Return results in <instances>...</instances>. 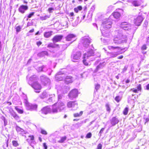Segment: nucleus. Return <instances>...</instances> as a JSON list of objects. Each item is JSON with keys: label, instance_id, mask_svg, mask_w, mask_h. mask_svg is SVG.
<instances>
[{"label": "nucleus", "instance_id": "nucleus-40", "mask_svg": "<svg viewBox=\"0 0 149 149\" xmlns=\"http://www.w3.org/2000/svg\"><path fill=\"white\" fill-rule=\"evenodd\" d=\"M121 99V97L119 96H116L115 98V100L118 102H119Z\"/></svg>", "mask_w": 149, "mask_h": 149}, {"label": "nucleus", "instance_id": "nucleus-16", "mask_svg": "<svg viewBox=\"0 0 149 149\" xmlns=\"http://www.w3.org/2000/svg\"><path fill=\"white\" fill-rule=\"evenodd\" d=\"M94 54V53L93 50L91 49L86 53H85L84 54L83 58L88 59L90 57L93 56Z\"/></svg>", "mask_w": 149, "mask_h": 149}, {"label": "nucleus", "instance_id": "nucleus-21", "mask_svg": "<svg viewBox=\"0 0 149 149\" xmlns=\"http://www.w3.org/2000/svg\"><path fill=\"white\" fill-rule=\"evenodd\" d=\"M70 87L68 86H64L62 87L61 90V92L63 94L67 93L70 90Z\"/></svg>", "mask_w": 149, "mask_h": 149}, {"label": "nucleus", "instance_id": "nucleus-25", "mask_svg": "<svg viewBox=\"0 0 149 149\" xmlns=\"http://www.w3.org/2000/svg\"><path fill=\"white\" fill-rule=\"evenodd\" d=\"M132 4L134 6H139L141 4V2L139 0H134L132 2Z\"/></svg>", "mask_w": 149, "mask_h": 149}, {"label": "nucleus", "instance_id": "nucleus-42", "mask_svg": "<svg viewBox=\"0 0 149 149\" xmlns=\"http://www.w3.org/2000/svg\"><path fill=\"white\" fill-rule=\"evenodd\" d=\"M128 108L127 107H126L124 109L123 111V113L124 115H126L128 113Z\"/></svg>", "mask_w": 149, "mask_h": 149}, {"label": "nucleus", "instance_id": "nucleus-3", "mask_svg": "<svg viewBox=\"0 0 149 149\" xmlns=\"http://www.w3.org/2000/svg\"><path fill=\"white\" fill-rule=\"evenodd\" d=\"M24 103L25 104L26 109L27 110L31 111L36 110L37 106L35 104H33L29 102L28 98L25 95L24 97Z\"/></svg>", "mask_w": 149, "mask_h": 149}, {"label": "nucleus", "instance_id": "nucleus-1", "mask_svg": "<svg viewBox=\"0 0 149 149\" xmlns=\"http://www.w3.org/2000/svg\"><path fill=\"white\" fill-rule=\"evenodd\" d=\"M122 30V29H117L115 31L116 37H115L113 39V41L115 44H119L127 42V37L125 35H123Z\"/></svg>", "mask_w": 149, "mask_h": 149}, {"label": "nucleus", "instance_id": "nucleus-31", "mask_svg": "<svg viewBox=\"0 0 149 149\" xmlns=\"http://www.w3.org/2000/svg\"><path fill=\"white\" fill-rule=\"evenodd\" d=\"M52 31L46 32L44 33V36L46 38H48L52 35Z\"/></svg>", "mask_w": 149, "mask_h": 149}, {"label": "nucleus", "instance_id": "nucleus-11", "mask_svg": "<svg viewBox=\"0 0 149 149\" xmlns=\"http://www.w3.org/2000/svg\"><path fill=\"white\" fill-rule=\"evenodd\" d=\"M143 20V19L141 16H138L134 19V23L136 26H139Z\"/></svg>", "mask_w": 149, "mask_h": 149}, {"label": "nucleus", "instance_id": "nucleus-37", "mask_svg": "<svg viewBox=\"0 0 149 149\" xmlns=\"http://www.w3.org/2000/svg\"><path fill=\"white\" fill-rule=\"evenodd\" d=\"M15 109L19 113L22 114L23 113V110L19 109L17 107H15Z\"/></svg>", "mask_w": 149, "mask_h": 149}, {"label": "nucleus", "instance_id": "nucleus-58", "mask_svg": "<svg viewBox=\"0 0 149 149\" xmlns=\"http://www.w3.org/2000/svg\"><path fill=\"white\" fill-rule=\"evenodd\" d=\"M43 146L44 149H47V146L46 145V143H43Z\"/></svg>", "mask_w": 149, "mask_h": 149}, {"label": "nucleus", "instance_id": "nucleus-53", "mask_svg": "<svg viewBox=\"0 0 149 149\" xmlns=\"http://www.w3.org/2000/svg\"><path fill=\"white\" fill-rule=\"evenodd\" d=\"M92 136L91 133L90 132L88 133L86 136V137L87 138H90Z\"/></svg>", "mask_w": 149, "mask_h": 149}, {"label": "nucleus", "instance_id": "nucleus-45", "mask_svg": "<svg viewBox=\"0 0 149 149\" xmlns=\"http://www.w3.org/2000/svg\"><path fill=\"white\" fill-rule=\"evenodd\" d=\"M12 143L13 146L15 147H16L18 145V144L17 142L15 141H12Z\"/></svg>", "mask_w": 149, "mask_h": 149}, {"label": "nucleus", "instance_id": "nucleus-60", "mask_svg": "<svg viewBox=\"0 0 149 149\" xmlns=\"http://www.w3.org/2000/svg\"><path fill=\"white\" fill-rule=\"evenodd\" d=\"M42 44V42L40 41H39L38 42H37V45L38 46H39Z\"/></svg>", "mask_w": 149, "mask_h": 149}, {"label": "nucleus", "instance_id": "nucleus-28", "mask_svg": "<svg viewBox=\"0 0 149 149\" xmlns=\"http://www.w3.org/2000/svg\"><path fill=\"white\" fill-rule=\"evenodd\" d=\"M52 112L53 113H55L58 112V111L59 109L58 108V107H56V104H54L53 105L52 107Z\"/></svg>", "mask_w": 149, "mask_h": 149}, {"label": "nucleus", "instance_id": "nucleus-32", "mask_svg": "<svg viewBox=\"0 0 149 149\" xmlns=\"http://www.w3.org/2000/svg\"><path fill=\"white\" fill-rule=\"evenodd\" d=\"M113 15L115 18L118 19L119 18L120 16V13L117 12H114L113 14Z\"/></svg>", "mask_w": 149, "mask_h": 149}, {"label": "nucleus", "instance_id": "nucleus-5", "mask_svg": "<svg viewBox=\"0 0 149 149\" xmlns=\"http://www.w3.org/2000/svg\"><path fill=\"white\" fill-rule=\"evenodd\" d=\"M40 80L45 86L49 85L50 83V79L45 75H42L40 77Z\"/></svg>", "mask_w": 149, "mask_h": 149}, {"label": "nucleus", "instance_id": "nucleus-56", "mask_svg": "<svg viewBox=\"0 0 149 149\" xmlns=\"http://www.w3.org/2000/svg\"><path fill=\"white\" fill-rule=\"evenodd\" d=\"M130 91H132L133 92L135 93H138V91L137 89H135L134 88H132Z\"/></svg>", "mask_w": 149, "mask_h": 149}, {"label": "nucleus", "instance_id": "nucleus-48", "mask_svg": "<svg viewBox=\"0 0 149 149\" xmlns=\"http://www.w3.org/2000/svg\"><path fill=\"white\" fill-rule=\"evenodd\" d=\"M56 46V45L52 43H51L49 44L48 45V47H51L52 48H54Z\"/></svg>", "mask_w": 149, "mask_h": 149}, {"label": "nucleus", "instance_id": "nucleus-10", "mask_svg": "<svg viewBox=\"0 0 149 149\" xmlns=\"http://www.w3.org/2000/svg\"><path fill=\"white\" fill-rule=\"evenodd\" d=\"M31 86L35 90V92H36L39 93L40 92L39 91H36V90H40L41 88V85L38 82H34Z\"/></svg>", "mask_w": 149, "mask_h": 149}, {"label": "nucleus", "instance_id": "nucleus-17", "mask_svg": "<svg viewBox=\"0 0 149 149\" xmlns=\"http://www.w3.org/2000/svg\"><path fill=\"white\" fill-rule=\"evenodd\" d=\"M29 138L26 139V141L28 142V143L33 147V146L32 145V144H35L36 143L35 141L34 140V136L33 135H29L28 136Z\"/></svg>", "mask_w": 149, "mask_h": 149}, {"label": "nucleus", "instance_id": "nucleus-64", "mask_svg": "<svg viewBox=\"0 0 149 149\" xmlns=\"http://www.w3.org/2000/svg\"><path fill=\"white\" fill-rule=\"evenodd\" d=\"M83 123V122H81V123H77V125H79V126H81V124H82Z\"/></svg>", "mask_w": 149, "mask_h": 149}, {"label": "nucleus", "instance_id": "nucleus-15", "mask_svg": "<svg viewBox=\"0 0 149 149\" xmlns=\"http://www.w3.org/2000/svg\"><path fill=\"white\" fill-rule=\"evenodd\" d=\"M76 36L73 34H70L68 35L66 37V40L68 41H72L71 43L76 40Z\"/></svg>", "mask_w": 149, "mask_h": 149}, {"label": "nucleus", "instance_id": "nucleus-19", "mask_svg": "<svg viewBox=\"0 0 149 149\" xmlns=\"http://www.w3.org/2000/svg\"><path fill=\"white\" fill-rule=\"evenodd\" d=\"M16 130L18 133L21 134L22 136H24V134H26L27 132L24 130L23 129L21 128L18 126H16Z\"/></svg>", "mask_w": 149, "mask_h": 149}, {"label": "nucleus", "instance_id": "nucleus-43", "mask_svg": "<svg viewBox=\"0 0 149 149\" xmlns=\"http://www.w3.org/2000/svg\"><path fill=\"white\" fill-rule=\"evenodd\" d=\"M105 129L104 128H102L100 131L99 134L98 136L100 137L101 136L102 134L103 133L104 131V130Z\"/></svg>", "mask_w": 149, "mask_h": 149}, {"label": "nucleus", "instance_id": "nucleus-6", "mask_svg": "<svg viewBox=\"0 0 149 149\" xmlns=\"http://www.w3.org/2000/svg\"><path fill=\"white\" fill-rule=\"evenodd\" d=\"M78 91L76 89H73L70 91L68 95L70 99H72L76 98L78 96Z\"/></svg>", "mask_w": 149, "mask_h": 149}, {"label": "nucleus", "instance_id": "nucleus-29", "mask_svg": "<svg viewBox=\"0 0 149 149\" xmlns=\"http://www.w3.org/2000/svg\"><path fill=\"white\" fill-rule=\"evenodd\" d=\"M48 54V53L47 51H42L40 53L38 54V56L40 57H43L45 55H47Z\"/></svg>", "mask_w": 149, "mask_h": 149}, {"label": "nucleus", "instance_id": "nucleus-61", "mask_svg": "<svg viewBox=\"0 0 149 149\" xmlns=\"http://www.w3.org/2000/svg\"><path fill=\"white\" fill-rule=\"evenodd\" d=\"M146 90H149V84H148L146 86V89H145Z\"/></svg>", "mask_w": 149, "mask_h": 149}, {"label": "nucleus", "instance_id": "nucleus-41", "mask_svg": "<svg viewBox=\"0 0 149 149\" xmlns=\"http://www.w3.org/2000/svg\"><path fill=\"white\" fill-rule=\"evenodd\" d=\"M49 17L48 16L46 15L44 16L40 17V18L42 20H45Z\"/></svg>", "mask_w": 149, "mask_h": 149}, {"label": "nucleus", "instance_id": "nucleus-20", "mask_svg": "<svg viewBox=\"0 0 149 149\" xmlns=\"http://www.w3.org/2000/svg\"><path fill=\"white\" fill-rule=\"evenodd\" d=\"M73 81V78L71 76H67L65 78V82L67 84L72 83Z\"/></svg>", "mask_w": 149, "mask_h": 149}, {"label": "nucleus", "instance_id": "nucleus-24", "mask_svg": "<svg viewBox=\"0 0 149 149\" xmlns=\"http://www.w3.org/2000/svg\"><path fill=\"white\" fill-rule=\"evenodd\" d=\"M56 105H57L59 111H61L63 110L65 107L64 104L62 102H59L57 104H56Z\"/></svg>", "mask_w": 149, "mask_h": 149}, {"label": "nucleus", "instance_id": "nucleus-18", "mask_svg": "<svg viewBox=\"0 0 149 149\" xmlns=\"http://www.w3.org/2000/svg\"><path fill=\"white\" fill-rule=\"evenodd\" d=\"M42 113L45 114L52 112V109L48 106L44 107L41 109Z\"/></svg>", "mask_w": 149, "mask_h": 149}, {"label": "nucleus", "instance_id": "nucleus-46", "mask_svg": "<svg viewBox=\"0 0 149 149\" xmlns=\"http://www.w3.org/2000/svg\"><path fill=\"white\" fill-rule=\"evenodd\" d=\"M34 12H31L27 16L28 18L27 19V20H28V18H30L34 14Z\"/></svg>", "mask_w": 149, "mask_h": 149}, {"label": "nucleus", "instance_id": "nucleus-52", "mask_svg": "<svg viewBox=\"0 0 149 149\" xmlns=\"http://www.w3.org/2000/svg\"><path fill=\"white\" fill-rule=\"evenodd\" d=\"M41 133L42 134L45 135H46L47 134V133L46 131L43 130H41Z\"/></svg>", "mask_w": 149, "mask_h": 149}, {"label": "nucleus", "instance_id": "nucleus-62", "mask_svg": "<svg viewBox=\"0 0 149 149\" xmlns=\"http://www.w3.org/2000/svg\"><path fill=\"white\" fill-rule=\"evenodd\" d=\"M149 121V118H146L145 119V125L146 123L148 122Z\"/></svg>", "mask_w": 149, "mask_h": 149}, {"label": "nucleus", "instance_id": "nucleus-38", "mask_svg": "<svg viewBox=\"0 0 149 149\" xmlns=\"http://www.w3.org/2000/svg\"><path fill=\"white\" fill-rule=\"evenodd\" d=\"M45 67V65H43L41 67H39L38 68V71H43V72H46V70H44V68Z\"/></svg>", "mask_w": 149, "mask_h": 149}, {"label": "nucleus", "instance_id": "nucleus-36", "mask_svg": "<svg viewBox=\"0 0 149 149\" xmlns=\"http://www.w3.org/2000/svg\"><path fill=\"white\" fill-rule=\"evenodd\" d=\"M83 114V111H81L79 113H76L74 114L73 115L74 117H78L81 116Z\"/></svg>", "mask_w": 149, "mask_h": 149}, {"label": "nucleus", "instance_id": "nucleus-63", "mask_svg": "<svg viewBox=\"0 0 149 149\" xmlns=\"http://www.w3.org/2000/svg\"><path fill=\"white\" fill-rule=\"evenodd\" d=\"M123 56H119L118 57V59H121L123 58Z\"/></svg>", "mask_w": 149, "mask_h": 149}, {"label": "nucleus", "instance_id": "nucleus-50", "mask_svg": "<svg viewBox=\"0 0 149 149\" xmlns=\"http://www.w3.org/2000/svg\"><path fill=\"white\" fill-rule=\"evenodd\" d=\"M63 96V95L62 94H59L58 95V99L59 101V100H61Z\"/></svg>", "mask_w": 149, "mask_h": 149}, {"label": "nucleus", "instance_id": "nucleus-51", "mask_svg": "<svg viewBox=\"0 0 149 149\" xmlns=\"http://www.w3.org/2000/svg\"><path fill=\"white\" fill-rule=\"evenodd\" d=\"M22 28V27H21L20 26H17L16 28V31L17 32H19L20 31H21V29Z\"/></svg>", "mask_w": 149, "mask_h": 149}, {"label": "nucleus", "instance_id": "nucleus-33", "mask_svg": "<svg viewBox=\"0 0 149 149\" xmlns=\"http://www.w3.org/2000/svg\"><path fill=\"white\" fill-rule=\"evenodd\" d=\"M82 9V7L81 6H79L74 9V11L76 13H77L79 11L81 10Z\"/></svg>", "mask_w": 149, "mask_h": 149}, {"label": "nucleus", "instance_id": "nucleus-44", "mask_svg": "<svg viewBox=\"0 0 149 149\" xmlns=\"http://www.w3.org/2000/svg\"><path fill=\"white\" fill-rule=\"evenodd\" d=\"M88 59H86V58H84V59L83 60V62L84 64L85 65H88V63H87V61H88V60H87Z\"/></svg>", "mask_w": 149, "mask_h": 149}, {"label": "nucleus", "instance_id": "nucleus-54", "mask_svg": "<svg viewBox=\"0 0 149 149\" xmlns=\"http://www.w3.org/2000/svg\"><path fill=\"white\" fill-rule=\"evenodd\" d=\"M102 145L101 143H99L97 146V149H102Z\"/></svg>", "mask_w": 149, "mask_h": 149}, {"label": "nucleus", "instance_id": "nucleus-27", "mask_svg": "<svg viewBox=\"0 0 149 149\" xmlns=\"http://www.w3.org/2000/svg\"><path fill=\"white\" fill-rule=\"evenodd\" d=\"M106 63L103 62L102 63H100L99 64L95 70L97 71L99 69L102 68L105 65Z\"/></svg>", "mask_w": 149, "mask_h": 149}, {"label": "nucleus", "instance_id": "nucleus-47", "mask_svg": "<svg viewBox=\"0 0 149 149\" xmlns=\"http://www.w3.org/2000/svg\"><path fill=\"white\" fill-rule=\"evenodd\" d=\"M100 85L98 84H97L95 85V89L97 91L100 88Z\"/></svg>", "mask_w": 149, "mask_h": 149}, {"label": "nucleus", "instance_id": "nucleus-14", "mask_svg": "<svg viewBox=\"0 0 149 149\" xmlns=\"http://www.w3.org/2000/svg\"><path fill=\"white\" fill-rule=\"evenodd\" d=\"M77 105V104L74 102L70 101L67 104L68 107L69 108H72L73 110L77 109L78 108Z\"/></svg>", "mask_w": 149, "mask_h": 149}, {"label": "nucleus", "instance_id": "nucleus-9", "mask_svg": "<svg viewBox=\"0 0 149 149\" xmlns=\"http://www.w3.org/2000/svg\"><path fill=\"white\" fill-rule=\"evenodd\" d=\"M9 113L11 116L15 120H19V117L12 109H10L9 110Z\"/></svg>", "mask_w": 149, "mask_h": 149}, {"label": "nucleus", "instance_id": "nucleus-26", "mask_svg": "<svg viewBox=\"0 0 149 149\" xmlns=\"http://www.w3.org/2000/svg\"><path fill=\"white\" fill-rule=\"evenodd\" d=\"M119 121L118 119L116 117H113L111 121V124L112 126H114L116 124H117Z\"/></svg>", "mask_w": 149, "mask_h": 149}, {"label": "nucleus", "instance_id": "nucleus-7", "mask_svg": "<svg viewBox=\"0 0 149 149\" xmlns=\"http://www.w3.org/2000/svg\"><path fill=\"white\" fill-rule=\"evenodd\" d=\"M120 27L125 30H129L131 29V25L126 22H122L120 25Z\"/></svg>", "mask_w": 149, "mask_h": 149}, {"label": "nucleus", "instance_id": "nucleus-12", "mask_svg": "<svg viewBox=\"0 0 149 149\" xmlns=\"http://www.w3.org/2000/svg\"><path fill=\"white\" fill-rule=\"evenodd\" d=\"M111 23L108 21L103 22L102 24V26L105 29H108L111 26Z\"/></svg>", "mask_w": 149, "mask_h": 149}, {"label": "nucleus", "instance_id": "nucleus-57", "mask_svg": "<svg viewBox=\"0 0 149 149\" xmlns=\"http://www.w3.org/2000/svg\"><path fill=\"white\" fill-rule=\"evenodd\" d=\"M146 48L147 47L146 45H143L141 47V49L142 50H146Z\"/></svg>", "mask_w": 149, "mask_h": 149}, {"label": "nucleus", "instance_id": "nucleus-13", "mask_svg": "<svg viewBox=\"0 0 149 149\" xmlns=\"http://www.w3.org/2000/svg\"><path fill=\"white\" fill-rule=\"evenodd\" d=\"M55 77L56 79L58 81H60L63 79L65 76L63 72H59L56 74Z\"/></svg>", "mask_w": 149, "mask_h": 149}, {"label": "nucleus", "instance_id": "nucleus-30", "mask_svg": "<svg viewBox=\"0 0 149 149\" xmlns=\"http://www.w3.org/2000/svg\"><path fill=\"white\" fill-rule=\"evenodd\" d=\"M48 96V94L46 92L44 91L40 95V98L43 99L47 98Z\"/></svg>", "mask_w": 149, "mask_h": 149}, {"label": "nucleus", "instance_id": "nucleus-22", "mask_svg": "<svg viewBox=\"0 0 149 149\" xmlns=\"http://www.w3.org/2000/svg\"><path fill=\"white\" fill-rule=\"evenodd\" d=\"M62 38L63 36L62 35H56L53 38V41L54 42L59 41L62 39Z\"/></svg>", "mask_w": 149, "mask_h": 149}, {"label": "nucleus", "instance_id": "nucleus-4", "mask_svg": "<svg viewBox=\"0 0 149 149\" xmlns=\"http://www.w3.org/2000/svg\"><path fill=\"white\" fill-rule=\"evenodd\" d=\"M81 42L84 47L87 48L91 42L90 38L88 36H85L82 38L81 40Z\"/></svg>", "mask_w": 149, "mask_h": 149}, {"label": "nucleus", "instance_id": "nucleus-59", "mask_svg": "<svg viewBox=\"0 0 149 149\" xmlns=\"http://www.w3.org/2000/svg\"><path fill=\"white\" fill-rule=\"evenodd\" d=\"M105 32H103L102 31V33L103 35L104 36H105L107 37L109 35V34L108 33H107V34L105 35L104 33Z\"/></svg>", "mask_w": 149, "mask_h": 149}, {"label": "nucleus", "instance_id": "nucleus-2", "mask_svg": "<svg viewBox=\"0 0 149 149\" xmlns=\"http://www.w3.org/2000/svg\"><path fill=\"white\" fill-rule=\"evenodd\" d=\"M108 48L111 50H116V52H108L107 55L109 56L110 58L116 57L118 55L121 53L120 52L122 50V49L119 47H114L110 46H108Z\"/></svg>", "mask_w": 149, "mask_h": 149}, {"label": "nucleus", "instance_id": "nucleus-55", "mask_svg": "<svg viewBox=\"0 0 149 149\" xmlns=\"http://www.w3.org/2000/svg\"><path fill=\"white\" fill-rule=\"evenodd\" d=\"M48 11L49 13L52 12V11L54 10V8H50L48 9Z\"/></svg>", "mask_w": 149, "mask_h": 149}, {"label": "nucleus", "instance_id": "nucleus-23", "mask_svg": "<svg viewBox=\"0 0 149 149\" xmlns=\"http://www.w3.org/2000/svg\"><path fill=\"white\" fill-rule=\"evenodd\" d=\"M28 9V7L27 6L22 5L20 6L19 8V11L23 13H24L25 10H27Z\"/></svg>", "mask_w": 149, "mask_h": 149}, {"label": "nucleus", "instance_id": "nucleus-35", "mask_svg": "<svg viewBox=\"0 0 149 149\" xmlns=\"http://www.w3.org/2000/svg\"><path fill=\"white\" fill-rule=\"evenodd\" d=\"M38 79V78L36 75H34L31 77L30 78V80L31 81L36 80Z\"/></svg>", "mask_w": 149, "mask_h": 149}, {"label": "nucleus", "instance_id": "nucleus-8", "mask_svg": "<svg viewBox=\"0 0 149 149\" xmlns=\"http://www.w3.org/2000/svg\"><path fill=\"white\" fill-rule=\"evenodd\" d=\"M81 55V53L80 52H77L76 53L72 55V60L73 62H76V60H79Z\"/></svg>", "mask_w": 149, "mask_h": 149}, {"label": "nucleus", "instance_id": "nucleus-39", "mask_svg": "<svg viewBox=\"0 0 149 149\" xmlns=\"http://www.w3.org/2000/svg\"><path fill=\"white\" fill-rule=\"evenodd\" d=\"M66 139V136L62 137L61 138L60 140L58 141L59 143H62Z\"/></svg>", "mask_w": 149, "mask_h": 149}, {"label": "nucleus", "instance_id": "nucleus-49", "mask_svg": "<svg viewBox=\"0 0 149 149\" xmlns=\"http://www.w3.org/2000/svg\"><path fill=\"white\" fill-rule=\"evenodd\" d=\"M137 90L139 91H141V86L140 84H139L137 86Z\"/></svg>", "mask_w": 149, "mask_h": 149}, {"label": "nucleus", "instance_id": "nucleus-34", "mask_svg": "<svg viewBox=\"0 0 149 149\" xmlns=\"http://www.w3.org/2000/svg\"><path fill=\"white\" fill-rule=\"evenodd\" d=\"M105 107L106 109V110L109 113L110 112L111 109L110 107V104L109 103H107L105 105Z\"/></svg>", "mask_w": 149, "mask_h": 149}]
</instances>
